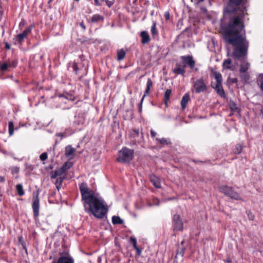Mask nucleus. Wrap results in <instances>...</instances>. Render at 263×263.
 <instances>
[{
	"mask_svg": "<svg viewBox=\"0 0 263 263\" xmlns=\"http://www.w3.org/2000/svg\"><path fill=\"white\" fill-rule=\"evenodd\" d=\"M243 27L242 17L236 16L231 18L227 26L221 28L225 42L235 47L232 57L236 59L243 57L247 53L248 44L241 33Z\"/></svg>",
	"mask_w": 263,
	"mask_h": 263,
	"instance_id": "1",
	"label": "nucleus"
},
{
	"mask_svg": "<svg viewBox=\"0 0 263 263\" xmlns=\"http://www.w3.org/2000/svg\"><path fill=\"white\" fill-rule=\"evenodd\" d=\"M79 189L85 211L91 212L97 218H103L108 211L105 201L99 198L93 190H90L86 183H81Z\"/></svg>",
	"mask_w": 263,
	"mask_h": 263,
	"instance_id": "2",
	"label": "nucleus"
},
{
	"mask_svg": "<svg viewBox=\"0 0 263 263\" xmlns=\"http://www.w3.org/2000/svg\"><path fill=\"white\" fill-rule=\"evenodd\" d=\"M134 151L126 147H123L118 154L117 161L125 163L130 162L134 158Z\"/></svg>",
	"mask_w": 263,
	"mask_h": 263,
	"instance_id": "3",
	"label": "nucleus"
},
{
	"mask_svg": "<svg viewBox=\"0 0 263 263\" xmlns=\"http://www.w3.org/2000/svg\"><path fill=\"white\" fill-rule=\"evenodd\" d=\"M218 190L220 192L230 197L231 199L235 200H241V198L239 194L231 186L223 185H221L218 187Z\"/></svg>",
	"mask_w": 263,
	"mask_h": 263,
	"instance_id": "4",
	"label": "nucleus"
},
{
	"mask_svg": "<svg viewBox=\"0 0 263 263\" xmlns=\"http://www.w3.org/2000/svg\"><path fill=\"white\" fill-rule=\"evenodd\" d=\"M193 87L197 93L206 91L208 88L206 84L204 82L202 78L198 79L194 82Z\"/></svg>",
	"mask_w": 263,
	"mask_h": 263,
	"instance_id": "5",
	"label": "nucleus"
},
{
	"mask_svg": "<svg viewBox=\"0 0 263 263\" xmlns=\"http://www.w3.org/2000/svg\"><path fill=\"white\" fill-rule=\"evenodd\" d=\"M173 221L175 230L181 231L183 230V223L179 215L175 214L173 216Z\"/></svg>",
	"mask_w": 263,
	"mask_h": 263,
	"instance_id": "6",
	"label": "nucleus"
},
{
	"mask_svg": "<svg viewBox=\"0 0 263 263\" xmlns=\"http://www.w3.org/2000/svg\"><path fill=\"white\" fill-rule=\"evenodd\" d=\"M32 207L33 211V215L35 217H37L39 215L40 200L38 195L34 196L33 198V202Z\"/></svg>",
	"mask_w": 263,
	"mask_h": 263,
	"instance_id": "7",
	"label": "nucleus"
},
{
	"mask_svg": "<svg viewBox=\"0 0 263 263\" xmlns=\"http://www.w3.org/2000/svg\"><path fill=\"white\" fill-rule=\"evenodd\" d=\"M76 149L71 145H68L65 148V156L69 160L72 159Z\"/></svg>",
	"mask_w": 263,
	"mask_h": 263,
	"instance_id": "8",
	"label": "nucleus"
},
{
	"mask_svg": "<svg viewBox=\"0 0 263 263\" xmlns=\"http://www.w3.org/2000/svg\"><path fill=\"white\" fill-rule=\"evenodd\" d=\"M31 27H29L25 29L22 33H20L16 36V38L18 39V42L21 44L24 39L26 38L28 35L31 32Z\"/></svg>",
	"mask_w": 263,
	"mask_h": 263,
	"instance_id": "9",
	"label": "nucleus"
},
{
	"mask_svg": "<svg viewBox=\"0 0 263 263\" xmlns=\"http://www.w3.org/2000/svg\"><path fill=\"white\" fill-rule=\"evenodd\" d=\"M181 59L183 62L188 65L191 69H193L195 67V62L193 59L192 55L182 56Z\"/></svg>",
	"mask_w": 263,
	"mask_h": 263,
	"instance_id": "10",
	"label": "nucleus"
},
{
	"mask_svg": "<svg viewBox=\"0 0 263 263\" xmlns=\"http://www.w3.org/2000/svg\"><path fill=\"white\" fill-rule=\"evenodd\" d=\"M152 86H153V82H152V80L151 79H148L147 81V84H146V88L145 91L144 95H143V96L141 99V102L139 103V111L140 112H141V111H142V102L144 100V98L146 96V95L149 94V90H150L151 88L152 87Z\"/></svg>",
	"mask_w": 263,
	"mask_h": 263,
	"instance_id": "11",
	"label": "nucleus"
},
{
	"mask_svg": "<svg viewBox=\"0 0 263 263\" xmlns=\"http://www.w3.org/2000/svg\"><path fill=\"white\" fill-rule=\"evenodd\" d=\"M185 65H182L180 64L177 63L175 67L173 70V72L177 75H184L185 72Z\"/></svg>",
	"mask_w": 263,
	"mask_h": 263,
	"instance_id": "12",
	"label": "nucleus"
},
{
	"mask_svg": "<svg viewBox=\"0 0 263 263\" xmlns=\"http://www.w3.org/2000/svg\"><path fill=\"white\" fill-rule=\"evenodd\" d=\"M149 179L151 182L152 183L153 185L157 189L161 188V182L160 179L154 174H151L149 175Z\"/></svg>",
	"mask_w": 263,
	"mask_h": 263,
	"instance_id": "13",
	"label": "nucleus"
},
{
	"mask_svg": "<svg viewBox=\"0 0 263 263\" xmlns=\"http://www.w3.org/2000/svg\"><path fill=\"white\" fill-rule=\"evenodd\" d=\"M65 172L62 167L57 168L54 171L50 173V177L52 179L57 178V177H61V176L65 174Z\"/></svg>",
	"mask_w": 263,
	"mask_h": 263,
	"instance_id": "14",
	"label": "nucleus"
},
{
	"mask_svg": "<svg viewBox=\"0 0 263 263\" xmlns=\"http://www.w3.org/2000/svg\"><path fill=\"white\" fill-rule=\"evenodd\" d=\"M52 263H74L73 258L70 256H61L57 262L53 261Z\"/></svg>",
	"mask_w": 263,
	"mask_h": 263,
	"instance_id": "15",
	"label": "nucleus"
},
{
	"mask_svg": "<svg viewBox=\"0 0 263 263\" xmlns=\"http://www.w3.org/2000/svg\"><path fill=\"white\" fill-rule=\"evenodd\" d=\"M214 89L216 92L222 98H225L226 95L223 89L222 83L216 84Z\"/></svg>",
	"mask_w": 263,
	"mask_h": 263,
	"instance_id": "16",
	"label": "nucleus"
},
{
	"mask_svg": "<svg viewBox=\"0 0 263 263\" xmlns=\"http://www.w3.org/2000/svg\"><path fill=\"white\" fill-rule=\"evenodd\" d=\"M190 100V97L189 93H185L183 96V97L181 99V102H180L181 108L182 110H184L186 108V105Z\"/></svg>",
	"mask_w": 263,
	"mask_h": 263,
	"instance_id": "17",
	"label": "nucleus"
},
{
	"mask_svg": "<svg viewBox=\"0 0 263 263\" xmlns=\"http://www.w3.org/2000/svg\"><path fill=\"white\" fill-rule=\"evenodd\" d=\"M140 36L142 38V44H146L149 42L150 37L148 33L146 31H142L140 33Z\"/></svg>",
	"mask_w": 263,
	"mask_h": 263,
	"instance_id": "18",
	"label": "nucleus"
},
{
	"mask_svg": "<svg viewBox=\"0 0 263 263\" xmlns=\"http://www.w3.org/2000/svg\"><path fill=\"white\" fill-rule=\"evenodd\" d=\"M211 71L213 75V77H214L216 81V84L222 83V78L221 73L219 72L214 70L213 69H212Z\"/></svg>",
	"mask_w": 263,
	"mask_h": 263,
	"instance_id": "19",
	"label": "nucleus"
},
{
	"mask_svg": "<svg viewBox=\"0 0 263 263\" xmlns=\"http://www.w3.org/2000/svg\"><path fill=\"white\" fill-rule=\"evenodd\" d=\"M250 67V64L245 61H243L241 65L239 71L240 72H246Z\"/></svg>",
	"mask_w": 263,
	"mask_h": 263,
	"instance_id": "20",
	"label": "nucleus"
},
{
	"mask_svg": "<svg viewBox=\"0 0 263 263\" xmlns=\"http://www.w3.org/2000/svg\"><path fill=\"white\" fill-rule=\"evenodd\" d=\"M240 77L241 81H242L245 83H247L249 82L250 80V76L248 72H240Z\"/></svg>",
	"mask_w": 263,
	"mask_h": 263,
	"instance_id": "21",
	"label": "nucleus"
},
{
	"mask_svg": "<svg viewBox=\"0 0 263 263\" xmlns=\"http://www.w3.org/2000/svg\"><path fill=\"white\" fill-rule=\"evenodd\" d=\"M65 178L64 176L57 177L56 181L55 182V185L56 186L57 189L59 190L61 189L62 187V183L63 182V180Z\"/></svg>",
	"mask_w": 263,
	"mask_h": 263,
	"instance_id": "22",
	"label": "nucleus"
},
{
	"mask_svg": "<svg viewBox=\"0 0 263 263\" xmlns=\"http://www.w3.org/2000/svg\"><path fill=\"white\" fill-rule=\"evenodd\" d=\"M126 54L125 51L123 49H121L117 51V60L121 61L125 58Z\"/></svg>",
	"mask_w": 263,
	"mask_h": 263,
	"instance_id": "23",
	"label": "nucleus"
},
{
	"mask_svg": "<svg viewBox=\"0 0 263 263\" xmlns=\"http://www.w3.org/2000/svg\"><path fill=\"white\" fill-rule=\"evenodd\" d=\"M223 67L226 69H230L232 67V62L231 59H228L224 61L223 63Z\"/></svg>",
	"mask_w": 263,
	"mask_h": 263,
	"instance_id": "24",
	"label": "nucleus"
},
{
	"mask_svg": "<svg viewBox=\"0 0 263 263\" xmlns=\"http://www.w3.org/2000/svg\"><path fill=\"white\" fill-rule=\"evenodd\" d=\"M73 165V163L69 161L66 162L61 167L64 171L66 172L68 170L71 168Z\"/></svg>",
	"mask_w": 263,
	"mask_h": 263,
	"instance_id": "25",
	"label": "nucleus"
},
{
	"mask_svg": "<svg viewBox=\"0 0 263 263\" xmlns=\"http://www.w3.org/2000/svg\"><path fill=\"white\" fill-rule=\"evenodd\" d=\"M112 222L114 224H122L123 221L119 216H114L112 218Z\"/></svg>",
	"mask_w": 263,
	"mask_h": 263,
	"instance_id": "26",
	"label": "nucleus"
},
{
	"mask_svg": "<svg viewBox=\"0 0 263 263\" xmlns=\"http://www.w3.org/2000/svg\"><path fill=\"white\" fill-rule=\"evenodd\" d=\"M171 94V89H167L164 93V101L165 105H167V103L170 99Z\"/></svg>",
	"mask_w": 263,
	"mask_h": 263,
	"instance_id": "27",
	"label": "nucleus"
},
{
	"mask_svg": "<svg viewBox=\"0 0 263 263\" xmlns=\"http://www.w3.org/2000/svg\"><path fill=\"white\" fill-rule=\"evenodd\" d=\"M103 20V17L99 14H96L94 15L91 18V22H97L100 21H102Z\"/></svg>",
	"mask_w": 263,
	"mask_h": 263,
	"instance_id": "28",
	"label": "nucleus"
},
{
	"mask_svg": "<svg viewBox=\"0 0 263 263\" xmlns=\"http://www.w3.org/2000/svg\"><path fill=\"white\" fill-rule=\"evenodd\" d=\"M16 189L18 194L20 196H23L24 194V191L23 190V186L21 184L16 185Z\"/></svg>",
	"mask_w": 263,
	"mask_h": 263,
	"instance_id": "29",
	"label": "nucleus"
},
{
	"mask_svg": "<svg viewBox=\"0 0 263 263\" xmlns=\"http://www.w3.org/2000/svg\"><path fill=\"white\" fill-rule=\"evenodd\" d=\"M185 248L183 247L179 248L176 252V258L177 257V256L180 255L181 257H183L184 254Z\"/></svg>",
	"mask_w": 263,
	"mask_h": 263,
	"instance_id": "30",
	"label": "nucleus"
},
{
	"mask_svg": "<svg viewBox=\"0 0 263 263\" xmlns=\"http://www.w3.org/2000/svg\"><path fill=\"white\" fill-rule=\"evenodd\" d=\"M139 130L138 129L133 128L130 132V137L132 138H136L139 136Z\"/></svg>",
	"mask_w": 263,
	"mask_h": 263,
	"instance_id": "31",
	"label": "nucleus"
},
{
	"mask_svg": "<svg viewBox=\"0 0 263 263\" xmlns=\"http://www.w3.org/2000/svg\"><path fill=\"white\" fill-rule=\"evenodd\" d=\"M151 33L153 35L155 36L158 34V32L156 29V22H154L153 23V25L151 28Z\"/></svg>",
	"mask_w": 263,
	"mask_h": 263,
	"instance_id": "32",
	"label": "nucleus"
},
{
	"mask_svg": "<svg viewBox=\"0 0 263 263\" xmlns=\"http://www.w3.org/2000/svg\"><path fill=\"white\" fill-rule=\"evenodd\" d=\"M9 66H11V65L8 64L7 63H5L1 65L0 69L2 71H6Z\"/></svg>",
	"mask_w": 263,
	"mask_h": 263,
	"instance_id": "33",
	"label": "nucleus"
},
{
	"mask_svg": "<svg viewBox=\"0 0 263 263\" xmlns=\"http://www.w3.org/2000/svg\"><path fill=\"white\" fill-rule=\"evenodd\" d=\"M14 132V125L13 123L11 121L9 122V133L10 135L13 134Z\"/></svg>",
	"mask_w": 263,
	"mask_h": 263,
	"instance_id": "34",
	"label": "nucleus"
},
{
	"mask_svg": "<svg viewBox=\"0 0 263 263\" xmlns=\"http://www.w3.org/2000/svg\"><path fill=\"white\" fill-rule=\"evenodd\" d=\"M157 140L159 141V142L162 145L164 144H171L170 141H167V140L165 138H162V139H157Z\"/></svg>",
	"mask_w": 263,
	"mask_h": 263,
	"instance_id": "35",
	"label": "nucleus"
},
{
	"mask_svg": "<svg viewBox=\"0 0 263 263\" xmlns=\"http://www.w3.org/2000/svg\"><path fill=\"white\" fill-rule=\"evenodd\" d=\"M18 241H19V242L22 245L23 249L26 251L27 250V248H26V244H25V242H24V241L23 240V238L22 236H20L18 237Z\"/></svg>",
	"mask_w": 263,
	"mask_h": 263,
	"instance_id": "36",
	"label": "nucleus"
},
{
	"mask_svg": "<svg viewBox=\"0 0 263 263\" xmlns=\"http://www.w3.org/2000/svg\"><path fill=\"white\" fill-rule=\"evenodd\" d=\"M242 149V146L238 144L236 146V147L234 150V153L238 154H240L241 152Z\"/></svg>",
	"mask_w": 263,
	"mask_h": 263,
	"instance_id": "37",
	"label": "nucleus"
},
{
	"mask_svg": "<svg viewBox=\"0 0 263 263\" xmlns=\"http://www.w3.org/2000/svg\"><path fill=\"white\" fill-rule=\"evenodd\" d=\"M130 240L131 243L133 244V246L134 249H136V247H138L137 246V240L135 237H130Z\"/></svg>",
	"mask_w": 263,
	"mask_h": 263,
	"instance_id": "38",
	"label": "nucleus"
},
{
	"mask_svg": "<svg viewBox=\"0 0 263 263\" xmlns=\"http://www.w3.org/2000/svg\"><path fill=\"white\" fill-rule=\"evenodd\" d=\"M230 3L232 4H234L236 6L239 5L242 2V0H229Z\"/></svg>",
	"mask_w": 263,
	"mask_h": 263,
	"instance_id": "39",
	"label": "nucleus"
},
{
	"mask_svg": "<svg viewBox=\"0 0 263 263\" xmlns=\"http://www.w3.org/2000/svg\"><path fill=\"white\" fill-rule=\"evenodd\" d=\"M40 159L42 161H45L47 159V154L46 153H42L40 156Z\"/></svg>",
	"mask_w": 263,
	"mask_h": 263,
	"instance_id": "40",
	"label": "nucleus"
},
{
	"mask_svg": "<svg viewBox=\"0 0 263 263\" xmlns=\"http://www.w3.org/2000/svg\"><path fill=\"white\" fill-rule=\"evenodd\" d=\"M72 67L73 71L76 72V73H77L78 71V64L74 62L72 63Z\"/></svg>",
	"mask_w": 263,
	"mask_h": 263,
	"instance_id": "41",
	"label": "nucleus"
},
{
	"mask_svg": "<svg viewBox=\"0 0 263 263\" xmlns=\"http://www.w3.org/2000/svg\"><path fill=\"white\" fill-rule=\"evenodd\" d=\"M65 98L66 99H68L69 100H70L71 101H73L74 100V98L72 95H70L67 94L66 96H65Z\"/></svg>",
	"mask_w": 263,
	"mask_h": 263,
	"instance_id": "42",
	"label": "nucleus"
},
{
	"mask_svg": "<svg viewBox=\"0 0 263 263\" xmlns=\"http://www.w3.org/2000/svg\"><path fill=\"white\" fill-rule=\"evenodd\" d=\"M12 173H17L19 172V168L17 166H14L11 168Z\"/></svg>",
	"mask_w": 263,
	"mask_h": 263,
	"instance_id": "43",
	"label": "nucleus"
},
{
	"mask_svg": "<svg viewBox=\"0 0 263 263\" xmlns=\"http://www.w3.org/2000/svg\"><path fill=\"white\" fill-rule=\"evenodd\" d=\"M231 108L233 110H236L237 109V107L236 106V104L235 103H232L230 105Z\"/></svg>",
	"mask_w": 263,
	"mask_h": 263,
	"instance_id": "44",
	"label": "nucleus"
},
{
	"mask_svg": "<svg viewBox=\"0 0 263 263\" xmlns=\"http://www.w3.org/2000/svg\"><path fill=\"white\" fill-rule=\"evenodd\" d=\"M104 1V0H95L94 2L96 6H100L101 4V2Z\"/></svg>",
	"mask_w": 263,
	"mask_h": 263,
	"instance_id": "45",
	"label": "nucleus"
},
{
	"mask_svg": "<svg viewBox=\"0 0 263 263\" xmlns=\"http://www.w3.org/2000/svg\"><path fill=\"white\" fill-rule=\"evenodd\" d=\"M164 16L166 20H168L170 18V13L168 12H166L165 13Z\"/></svg>",
	"mask_w": 263,
	"mask_h": 263,
	"instance_id": "46",
	"label": "nucleus"
},
{
	"mask_svg": "<svg viewBox=\"0 0 263 263\" xmlns=\"http://www.w3.org/2000/svg\"><path fill=\"white\" fill-rule=\"evenodd\" d=\"M260 88L263 91V75L260 78Z\"/></svg>",
	"mask_w": 263,
	"mask_h": 263,
	"instance_id": "47",
	"label": "nucleus"
},
{
	"mask_svg": "<svg viewBox=\"0 0 263 263\" xmlns=\"http://www.w3.org/2000/svg\"><path fill=\"white\" fill-rule=\"evenodd\" d=\"M8 64H11V66H9V67H15L16 66V63L15 61H13L12 62H9Z\"/></svg>",
	"mask_w": 263,
	"mask_h": 263,
	"instance_id": "48",
	"label": "nucleus"
},
{
	"mask_svg": "<svg viewBox=\"0 0 263 263\" xmlns=\"http://www.w3.org/2000/svg\"><path fill=\"white\" fill-rule=\"evenodd\" d=\"M151 136L152 137H155L156 136L157 133L155 131H154L153 129H151Z\"/></svg>",
	"mask_w": 263,
	"mask_h": 263,
	"instance_id": "49",
	"label": "nucleus"
},
{
	"mask_svg": "<svg viewBox=\"0 0 263 263\" xmlns=\"http://www.w3.org/2000/svg\"><path fill=\"white\" fill-rule=\"evenodd\" d=\"M231 83H236L238 82V79L236 78H232L231 80Z\"/></svg>",
	"mask_w": 263,
	"mask_h": 263,
	"instance_id": "50",
	"label": "nucleus"
},
{
	"mask_svg": "<svg viewBox=\"0 0 263 263\" xmlns=\"http://www.w3.org/2000/svg\"><path fill=\"white\" fill-rule=\"evenodd\" d=\"M135 249L137 251L138 255H140L141 253V250L138 247H136V248Z\"/></svg>",
	"mask_w": 263,
	"mask_h": 263,
	"instance_id": "51",
	"label": "nucleus"
},
{
	"mask_svg": "<svg viewBox=\"0 0 263 263\" xmlns=\"http://www.w3.org/2000/svg\"><path fill=\"white\" fill-rule=\"evenodd\" d=\"M57 136L63 138L65 136V134L63 133H60L57 134Z\"/></svg>",
	"mask_w": 263,
	"mask_h": 263,
	"instance_id": "52",
	"label": "nucleus"
},
{
	"mask_svg": "<svg viewBox=\"0 0 263 263\" xmlns=\"http://www.w3.org/2000/svg\"><path fill=\"white\" fill-rule=\"evenodd\" d=\"M5 48L7 49H10V45L7 42H6L5 43Z\"/></svg>",
	"mask_w": 263,
	"mask_h": 263,
	"instance_id": "53",
	"label": "nucleus"
},
{
	"mask_svg": "<svg viewBox=\"0 0 263 263\" xmlns=\"http://www.w3.org/2000/svg\"><path fill=\"white\" fill-rule=\"evenodd\" d=\"M27 168L30 171H32L34 169V167L31 165H28Z\"/></svg>",
	"mask_w": 263,
	"mask_h": 263,
	"instance_id": "54",
	"label": "nucleus"
},
{
	"mask_svg": "<svg viewBox=\"0 0 263 263\" xmlns=\"http://www.w3.org/2000/svg\"><path fill=\"white\" fill-rule=\"evenodd\" d=\"M248 216L249 217L250 219H251V220H253L254 219V216L252 214H251L250 215L249 214H248Z\"/></svg>",
	"mask_w": 263,
	"mask_h": 263,
	"instance_id": "55",
	"label": "nucleus"
},
{
	"mask_svg": "<svg viewBox=\"0 0 263 263\" xmlns=\"http://www.w3.org/2000/svg\"><path fill=\"white\" fill-rule=\"evenodd\" d=\"M5 181V178L0 176V182H3Z\"/></svg>",
	"mask_w": 263,
	"mask_h": 263,
	"instance_id": "56",
	"label": "nucleus"
},
{
	"mask_svg": "<svg viewBox=\"0 0 263 263\" xmlns=\"http://www.w3.org/2000/svg\"><path fill=\"white\" fill-rule=\"evenodd\" d=\"M25 25V22L24 21H22L20 23V27H21V26H24Z\"/></svg>",
	"mask_w": 263,
	"mask_h": 263,
	"instance_id": "57",
	"label": "nucleus"
},
{
	"mask_svg": "<svg viewBox=\"0 0 263 263\" xmlns=\"http://www.w3.org/2000/svg\"><path fill=\"white\" fill-rule=\"evenodd\" d=\"M80 26L83 29H85V25H84L83 23H81L80 24Z\"/></svg>",
	"mask_w": 263,
	"mask_h": 263,
	"instance_id": "58",
	"label": "nucleus"
},
{
	"mask_svg": "<svg viewBox=\"0 0 263 263\" xmlns=\"http://www.w3.org/2000/svg\"><path fill=\"white\" fill-rule=\"evenodd\" d=\"M59 97L60 98H62V97H65V96L64 95H63V94H60L58 95Z\"/></svg>",
	"mask_w": 263,
	"mask_h": 263,
	"instance_id": "59",
	"label": "nucleus"
},
{
	"mask_svg": "<svg viewBox=\"0 0 263 263\" xmlns=\"http://www.w3.org/2000/svg\"><path fill=\"white\" fill-rule=\"evenodd\" d=\"M224 263H232V261L229 259Z\"/></svg>",
	"mask_w": 263,
	"mask_h": 263,
	"instance_id": "60",
	"label": "nucleus"
},
{
	"mask_svg": "<svg viewBox=\"0 0 263 263\" xmlns=\"http://www.w3.org/2000/svg\"><path fill=\"white\" fill-rule=\"evenodd\" d=\"M184 242V240L182 241L181 242V246H183V245Z\"/></svg>",
	"mask_w": 263,
	"mask_h": 263,
	"instance_id": "61",
	"label": "nucleus"
},
{
	"mask_svg": "<svg viewBox=\"0 0 263 263\" xmlns=\"http://www.w3.org/2000/svg\"><path fill=\"white\" fill-rule=\"evenodd\" d=\"M108 2V1H106V3H107ZM107 4V5H108L109 7H110V6H111V5H110L109 4Z\"/></svg>",
	"mask_w": 263,
	"mask_h": 263,
	"instance_id": "62",
	"label": "nucleus"
},
{
	"mask_svg": "<svg viewBox=\"0 0 263 263\" xmlns=\"http://www.w3.org/2000/svg\"><path fill=\"white\" fill-rule=\"evenodd\" d=\"M173 263H178L177 261L174 260Z\"/></svg>",
	"mask_w": 263,
	"mask_h": 263,
	"instance_id": "63",
	"label": "nucleus"
},
{
	"mask_svg": "<svg viewBox=\"0 0 263 263\" xmlns=\"http://www.w3.org/2000/svg\"><path fill=\"white\" fill-rule=\"evenodd\" d=\"M52 0H50V1H49L48 3H50V2H52Z\"/></svg>",
	"mask_w": 263,
	"mask_h": 263,
	"instance_id": "64",
	"label": "nucleus"
}]
</instances>
